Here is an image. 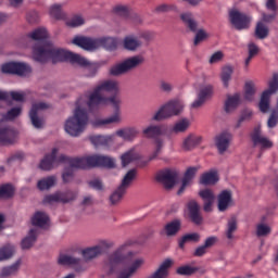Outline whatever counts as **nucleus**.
<instances>
[{
  "instance_id": "obj_7",
  "label": "nucleus",
  "mask_w": 278,
  "mask_h": 278,
  "mask_svg": "<svg viewBox=\"0 0 278 278\" xmlns=\"http://www.w3.org/2000/svg\"><path fill=\"white\" fill-rule=\"evenodd\" d=\"M142 64H144V56H129L121 61L119 63L112 65L109 68V75L111 77H123V75H127V73H132V71H136V68H140Z\"/></svg>"
},
{
  "instance_id": "obj_43",
  "label": "nucleus",
  "mask_w": 278,
  "mask_h": 278,
  "mask_svg": "<svg viewBox=\"0 0 278 278\" xmlns=\"http://www.w3.org/2000/svg\"><path fill=\"white\" fill-rule=\"evenodd\" d=\"M238 231V219L236 216H232L228 219L227 228H226V238L228 240H233V233Z\"/></svg>"
},
{
  "instance_id": "obj_11",
  "label": "nucleus",
  "mask_w": 278,
  "mask_h": 278,
  "mask_svg": "<svg viewBox=\"0 0 278 278\" xmlns=\"http://www.w3.org/2000/svg\"><path fill=\"white\" fill-rule=\"evenodd\" d=\"M143 136H146V138H156L154 141L155 149L152 154H150L148 160V162H153V160H156L157 156L162 153V150L164 149V140L160 138V136H162V126H148L146 129H143Z\"/></svg>"
},
{
  "instance_id": "obj_42",
  "label": "nucleus",
  "mask_w": 278,
  "mask_h": 278,
  "mask_svg": "<svg viewBox=\"0 0 278 278\" xmlns=\"http://www.w3.org/2000/svg\"><path fill=\"white\" fill-rule=\"evenodd\" d=\"M200 240L201 235H199V232L187 233L180 238L178 241V247L179 249H185L187 242H199Z\"/></svg>"
},
{
  "instance_id": "obj_4",
  "label": "nucleus",
  "mask_w": 278,
  "mask_h": 278,
  "mask_svg": "<svg viewBox=\"0 0 278 278\" xmlns=\"http://www.w3.org/2000/svg\"><path fill=\"white\" fill-rule=\"evenodd\" d=\"M72 43L85 51H97V49H105V51H116L118 41L114 37L90 38L85 36H76Z\"/></svg>"
},
{
  "instance_id": "obj_57",
  "label": "nucleus",
  "mask_w": 278,
  "mask_h": 278,
  "mask_svg": "<svg viewBox=\"0 0 278 278\" xmlns=\"http://www.w3.org/2000/svg\"><path fill=\"white\" fill-rule=\"evenodd\" d=\"M270 231H271L270 226H268L266 224H258L256 226L257 238H264L266 236H269Z\"/></svg>"
},
{
  "instance_id": "obj_37",
  "label": "nucleus",
  "mask_w": 278,
  "mask_h": 278,
  "mask_svg": "<svg viewBox=\"0 0 278 278\" xmlns=\"http://www.w3.org/2000/svg\"><path fill=\"white\" fill-rule=\"evenodd\" d=\"M21 264H23V261L18 258L15 263H13L11 266L3 267L0 274V277H13V275H16L21 268Z\"/></svg>"
},
{
  "instance_id": "obj_23",
  "label": "nucleus",
  "mask_w": 278,
  "mask_h": 278,
  "mask_svg": "<svg viewBox=\"0 0 278 278\" xmlns=\"http://www.w3.org/2000/svg\"><path fill=\"white\" fill-rule=\"evenodd\" d=\"M173 266V260L166 258L152 274L146 278H168L169 269Z\"/></svg>"
},
{
  "instance_id": "obj_62",
  "label": "nucleus",
  "mask_w": 278,
  "mask_h": 278,
  "mask_svg": "<svg viewBox=\"0 0 278 278\" xmlns=\"http://www.w3.org/2000/svg\"><path fill=\"white\" fill-rule=\"evenodd\" d=\"M84 23H86V21L84 20V17H81V15H75L67 22V26L68 27H81V25H84Z\"/></svg>"
},
{
  "instance_id": "obj_1",
  "label": "nucleus",
  "mask_w": 278,
  "mask_h": 278,
  "mask_svg": "<svg viewBox=\"0 0 278 278\" xmlns=\"http://www.w3.org/2000/svg\"><path fill=\"white\" fill-rule=\"evenodd\" d=\"M121 92V86L116 80H104L100 83L93 92L89 97L88 108L91 112L103 108L111 103L114 109V115L105 119H97L93 123V127H102V125H111V123H118L121 121V98L118 93Z\"/></svg>"
},
{
  "instance_id": "obj_29",
  "label": "nucleus",
  "mask_w": 278,
  "mask_h": 278,
  "mask_svg": "<svg viewBox=\"0 0 278 278\" xmlns=\"http://www.w3.org/2000/svg\"><path fill=\"white\" fill-rule=\"evenodd\" d=\"M240 103H242V101L240 100V93L228 96L224 105L226 114H231L232 112H236V110H238V108L240 106Z\"/></svg>"
},
{
  "instance_id": "obj_31",
  "label": "nucleus",
  "mask_w": 278,
  "mask_h": 278,
  "mask_svg": "<svg viewBox=\"0 0 278 278\" xmlns=\"http://www.w3.org/2000/svg\"><path fill=\"white\" fill-rule=\"evenodd\" d=\"M195 273L205 275V269L201 267H192L190 265H182L176 269V275H180L181 277H192Z\"/></svg>"
},
{
  "instance_id": "obj_61",
  "label": "nucleus",
  "mask_w": 278,
  "mask_h": 278,
  "mask_svg": "<svg viewBox=\"0 0 278 278\" xmlns=\"http://www.w3.org/2000/svg\"><path fill=\"white\" fill-rule=\"evenodd\" d=\"M277 124H278V110H273L267 121V127L269 129H273L277 127Z\"/></svg>"
},
{
  "instance_id": "obj_25",
  "label": "nucleus",
  "mask_w": 278,
  "mask_h": 278,
  "mask_svg": "<svg viewBox=\"0 0 278 278\" xmlns=\"http://www.w3.org/2000/svg\"><path fill=\"white\" fill-rule=\"evenodd\" d=\"M199 197L203 201V210L204 212H212V205H214V201H216V195L212 189H203L199 192Z\"/></svg>"
},
{
  "instance_id": "obj_46",
  "label": "nucleus",
  "mask_w": 278,
  "mask_h": 278,
  "mask_svg": "<svg viewBox=\"0 0 278 278\" xmlns=\"http://www.w3.org/2000/svg\"><path fill=\"white\" fill-rule=\"evenodd\" d=\"M121 160H122V166L123 168H125V166H129L131 162H136V160H138V154H136L134 150H129L124 154H122Z\"/></svg>"
},
{
  "instance_id": "obj_36",
  "label": "nucleus",
  "mask_w": 278,
  "mask_h": 278,
  "mask_svg": "<svg viewBox=\"0 0 278 278\" xmlns=\"http://www.w3.org/2000/svg\"><path fill=\"white\" fill-rule=\"evenodd\" d=\"M165 233L168 238H172L176 233L181 231V219H174L165 225Z\"/></svg>"
},
{
  "instance_id": "obj_12",
  "label": "nucleus",
  "mask_w": 278,
  "mask_h": 278,
  "mask_svg": "<svg viewBox=\"0 0 278 278\" xmlns=\"http://www.w3.org/2000/svg\"><path fill=\"white\" fill-rule=\"evenodd\" d=\"M278 90V75L274 74L273 79L268 83V89L263 91L258 102V110L262 114H268L270 111V97Z\"/></svg>"
},
{
  "instance_id": "obj_27",
  "label": "nucleus",
  "mask_w": 278,
  "mask_h": 278,
  "mask_svg": "<svg viewBox=\"0 0 278 278\" xmlns=\"http://www.w3.org/2000/svg\"><path fill=\"white\" fill-rule=\"evenodd\" d=\"M197 173H199V167H189L187 168L184 178H182V184L179 188V190L177 191L178 195L184 194V192L186 191V188H188V186L190 185V181H192L194 179V177L197 176Z\"/></svg>"
},
{
  "instance_id": "obj_35",
  "label": "nucleus",
  "mask_w": 278,
  "mask_h": 278,
  "mask_svg": "<svg viewBox=\"0 0 278 278\" xmlns=\"http://www.w3.org/2000/svg\"><path fill=\"white\" fill-rule=\"evenodd\" d=\"M201 186H214L215 184H218V172L211 170L207 173H204L200 178Z\"/></svg>"
},
{
  "instance_id": "obj_32",
  "label": "nucleus",
  "mask_w": 278,
  "mask_h": 278,
  "mask_svg": "<svg viewBox=\"0 0 278 278\" xmlns=\"http://www.w3.org/2000/svg\"><path fill=\"white\" fill-rule=\"evenodd\" d=\"M94 147H110L114 142V136L96 135L89 137Z\"/></svg>"
},
{
  "instance_id": "obj_21",
  "label": "nucleus",
  "mask_w": 278,
  "mask_h": 278,
  "mask_svg": "<svg viewBox=\"0 0 278 278\" xmlns=\"http://www.w3.org/2000/svg\"><path fill=\"white\" fill-rule=\"evenodd\" d=\"M110 247H112V244L108 243V241H101L99 245L84 250L83 257L86 260H94V257L103 255V249H110Z\"/></svg>"
},
{
  "instance_id": "obj_45",
  "label": "nucleus",
  "mask_w": 278,
  "mask_h": 278,
  "mask_svg": "<svg viewBox=\"0 0 278 278\" xmlns=\"http://www.w3.org/2000/svg\"><path fill=\"white\" fill-rule=\"evenodd\" d=\"M231 75H233V67L226 65L222 68L220 79L225 88H229V81H231Z\"/></svg>"
},
{
  "instance_id": "obj_44",
  "label": "nucleus",
  "mask_w": 278,
  "mask_h": 278,
  "mask_svg": "<svg viewBox=\"0 0 278 278\" xmlns=\"http://www.w3.org/2000/svg\"><path fill=\"white\" fill-rule=\"evenodd\" d=\"M270 34V29H268V26L264 24V22H258L255 27V36L258 38V40H264L268 38V35Z\"/></svg>"
},
{
  "instance_id": "obj_54",
  "label": "nucleus",
  "mask_w": 278,
  "mask_h": 278,
  "mask_svg": "<svg viewBox=\"0 0 278 278\" xmlns=\"http://www.w3.org/2000/svg\"><path fill=\"white\" fill-rule=\"evenodd\" d=\"M12 255H14V247L5 245L0 249V262L10 260V257H12Z\"/></svg>"
},
{
  "instance_id": "obj_22",
  "label": "nucleus",
  "mask_w": 278,
  "mask_h": 278,
  "mask_svg": "<svg viewBox=\"0 0 278 278\" xmlns=\"http://www.w3.org/2000/svg\"><path fill=\"white\" fill-rule=\"evenodd\" d=\"M265 8L271 13L270 14L262 13L263 23H273L274 21L277 20V12H278L277 0H266Z\"/></svg>"
},
{
  "instance_id": "obj_39",
  "label": "nucleus",
  "mask_w": 278,
  "mask_h": 278,
  "mask_svg": "<svg viewBox=\"0 0 278 278\" xmlns=\"http://www.w3.org/2000/svg\"><path fill=\"white\" fill-rule=\"evenodd\" d=\"M37 238L38 236L36 235V229H30L28 236L22 240L21 247L23 251L31 249V247H34L36 243Z\"/></svg>"
},
{
  "instance_id": "obj_6",
  "label": "nucleus",
  "mask_w": 278,
  "mask_h": 278,
  "mask_svg": "<svg viewBox=\"0 0 278 278\" xmlns=\"http://www.w3.org/2000/svg\"><path fill=\"white\" fill-rule=\"evenodd\" d=\"M73 166H78L79 168H94L97 166L101 168H116V162L111 156L106 155H92L87 157H76L72 161Z\"/></svg>"
},
{
  "instance_id": "obj_53",
  "label": "nucleus",
  "mask_w": 278,
  "mask_h": 278,
  "mask_svg": "<svg viewBox=\"0 0 278 278\" xmlns=\"http://www.w3.org/2000/svg\"><path fill=\"white\" fill-rule=\"evenodd\" d=\"M195 36L193 38V46L199 47L203 40H206L208 38L207 31L203 28H199L195 33Z\"/></svg>"
},
{
  "instance_id": "obj_58",
  "label": "nucleus",
  "mask_w": 278,
  "mask_h": 278,
  "mask_svg": "<svg viewBox=\"0 0 278 278\" xmlns=\"http://www.w3.org/2000/svg\"><path fill=\"white\" fill-rule=\"evenodd\" d=\"M42 203L45 205H53V203H61V200H60V191H56L55 193H52V194H48L43 198V201Z\"/></svg>"
},
{
  "instance_id": "obj_64",
  "label": "nucleus",
  "mask_w": 278,
  "mask_h": 278,
  "mask_svg": "<svg viewBox=\"0 0 278 278\" xmlns=\"http://www.w3.org/2000/svg\"><path fill=\"white\" fill-rule=\"evenodd\" d=\"M173 84L166 81V80H161L160 81V90L162 92H166L167 94H170V92H173Z\"/></svg>"
},
{
  "instance_id": "obj_49",
  "label": "nucleus",
  "mask_w": 278,
  "mask_h": 278,
  "mask_svg": "<svg viewBox=\"0 0 278 278\" xmlns=\"http://www.w3.org/2000/svg\"><path fill=\"white\" fill-rule=\"evenodd\" d=\"M14 186L11 184L0 186V199H12V197H14Z\"/></svg>"
},
{
  "instance_id": "obj_34",
  "label": "nucleus",
  "mask_w": 278,
  "mask_h": 278,
  "mask_svg": "<svg viewBox=\"0 0 278 278\" xmlns=\"http://www.w3.org/2000/svg\"><path fill=\"white\" fill-rule=\"evenodd\" d=\"M139 131L136 127H127L116 131V136L123 138L127 142H131L135 138H137Z\"/></svg>"
},
{
  "instance_id": "obj_20",
  "label": "nucleus",
  "mask_w": 278,
  "mask_h": 278,
  "mask_svg": "<svg viewBox=\"0 0 278 278\" xmlns=\"http://www.w3.org/2000/svg\"><path fill=\"white\" fill-rule=\"evenodd\" d=\"M58 264L60 266H76V273H84V270H86V267L81 266V258H77L66 254H61L59 256Z\"/></svg>"
},
{
  "instance_id": "obj_50",
  "label": "nucleus",
  "mask_w": 278,
  "mask_h": 278,
  "mask_svg": "<svg viewBox=\"0 0 278 278\" xmlns=\"http://www.w3.org/2000/svg\"><path fill=\"white\" fill-rule=\"evenodd\" d=\"M188 127H190V121L182 118L174 125L172 131H174V134H184V131H188Z\"/></svg>"
},
{
  "instance_id": "obj_59",
  "label": "nucleus",
  "mask_w": 278,
  "mask_h": 278,
  "mask_svg": "<svg viewBox=\"0 0 278 278\" xmlns=\"http://www.w3.org/2000/svg\"><path fill=\"white\" fill-rule=\"evenodd\" d=\"M85 73H87V77H94L97 73L99 72V65L97 63H90L87 62V65H85Z\"/></svg>"
},
{
  "instance_id": "obj_28",
  "label": "nucleus",
  "mask_w": 278,
  "mask_h": 278,
  "mask_svg": "<svg viewBox=\"0 0 278 278\" xmlns=\"http://www.w3.org/2000/svg\"><path fill=\"white\" fill-rule=\"evenodd\" d=\"M16 140V130L11 127L0 128L1 144H14Z\"/></svg>"
},
{
  "instance_id": "obj_10",
  "label": "nucleus",
  "mask_w": 278,
  "mask_h": 278,
  "mask_svg": "<svg viewBox=\"0 0 278 278\" xmlns=\"http://www.w3.org/2000/svg\"><path fill=\"white\" fill-rule=\"evenodd\" d=\"M73 157H68L65 154H61L58 156V148H53L50 154H46L39 164V168L41 170H53V167L58 166V164H71L73 165Z\"/></svg>"
},
{
  "instance_id": "obj_2",
  "label": "nucleus",
  "mask_w": 278,
  "mask_h": 278,
  "mask_svg": "<svg viewBox=\"0 0 278 278\" xmlns=\"http://www.w3.org/2000/svg\"><path fill=\"white\" fill-rule=\"evenodd\" d=\"M28 38L35 40V46L33 48V58L36 62H49L52 64H58V62H68L71 56V51H66L61 48H56L49 41V33L45 28H37L33 33L28 34Z\"/></svg>"
},
{
  "instance_id": "obj_15",
  "label": "nucleus",
  "mask_w": 278,
  "mask_h": 278,
  "mask_svg": "<svg viewBox=\"0 0 278 278\" xmlns=\"http://www.w3.org/2000/svg\"><path fill=\"white\" fill-rule=\"evenodd\" d=\"M177 177H179V173L176 169L166 168L160 170L156 174L155 179L159 184H162L165 190H173V188H175V184H177Z\"/></svg>"
},
{
  "instance_id": "obj_17",
  "label": "nucleus",
  "mask_w": 278,
  "mask_h": 278,
  "mask_svg": "<svg viewBox=\"0 0 278 278\" xmlns=\"http://www.w3.org/2000/svg\"><path fill=\"white\" fill-rule=\"evenodd\" d=\"M188 218L193 225H203V215L201 214V205L197 200H190L187 204Z\"/></svg>"
},
{
  "instance_id": "obj_51",
  "label": "nucleus",
  "mask_w": 278,
  "mask_h": 278,
  "mask_svg": "<svg viewBox=\"0 0 278 278\" xmlns=\"http://www.w3.org/2000/svg\"><path fill=\"white\" fill-rule=\"evenodd\" d=\"M154 12L156 14H164L166 12H179V9L175 4L163 3V4L156 5L154 9Z\"/></svg>"
},
{
  "instance_id": "obj_60",
  "label": "nucleus",
  "mask_w": 278,
  "mask_h": 278,
  "mask_svg": "<svg viewBox=\"0 0 278 278\" xmlns=\"http://www.w3.org/2000/svg\"><path fill=\"white\" fill-rule=\"evenodd\" d=\"M50 15L56 21L64 18V14L62 13V4H53L50 9Z\"/></svg>"
},
{
  "instance_id": "obj_26",
  "label": "nucleus",
  "mask_w": 278,
  "mask_h": 278,
  "mask_svg": "<svg viewBox=\"0 0 278 278\" xmlns=\"http://www.w3.org/2000/svg\"><path fill=\"white\" fill-rule=\"evenodd\" d=\"M218 203L217 207L219 212H227L229 205H231L233 199L231 194V190H224L218 194Z\"/></svg>"
},
{
  "instance_id": "obj_8",
  "label": "nucleus",
  "mask_w": 278,
  "mask_h": 278,
  "mask_svg": "<svg viewBox=\"0 0 278 278\" xmlns=\"http://www.w3.org/2000/svg\"><path fill=\"white\" fill-rule=\"evenodd\" d=\"M186 104L179 99L170 100L167 103L163 104L156 113L153 115L152 121L157 123L173 118V116H179L182 114Z\"/></svg>"
},
{
  "instance_id": "obj_14",
  "label": "nucleus",
  "mask_w": 278,
  "mask_h": 278,
  "mask_svg": "<svg viewBox=\"0 0 278 278\" xmlns=\"http://www.w3.org/2000/svg\"><path fill=\"white\" fill-rule=\"evenodd\" d=\"M229 23L237 29V31H242L243 29H249L251 27V18L245 13L240 12L238 9H231L228 12Z\"/></svg>"
},
{
  "instance_id": "obj_63",
  "label": "nucleus",
  "mask_w": 278,
  "mask_h": 278,
  "mask_svg": "<svg viewBox=\"0 0 278 278\" xmlns=\"http://www.w3.org/2000/svg\"><path fill=\"white\" fill-rule=\"evenodd\" d=\"M253 118V111L245 109L242 111L241 116L237 123V127H240L244 121H251Z\"/></svg>"
},
{
  "instance_id": "obj_9",
  "label": "nucleus",
  "mask_w": 278,
  "mask_h": 278,
  "mask_svg": "<svg viewBox=\"0 0 278 278\" xmlns=\"http://www.w3.org/2000/svg\"><path fill=\"white\" fill-rule=\"evenodd\" d=\"M137 177H138V169L136 168L129 169L124 175L121 185L110 195L111 205H118V203L123 201V197L127 194V190H129L131 184H134Z\"/></svg>"
},
{
  "instance_id": "obj_48",
  "label": "nucleus",
  "mask_w": 278,
  "mask_h": 278,
  "mask_svg": "<svg viewBox=\"0 0 278 278\" xmlns=\"http://www.w3.org/2000/svg\"><path fill=\"white\" fill-rule=\"evenodd\" d=\"M23 112V109L20 106L12 108L5 114H2L1 121H14L18 118Z\"/></svg>"
},
{
  "instance_id": "obj_47",
  "label": "nucleus",
  "mask_w": 278,
  "mask_h": 278,
  "mask_svg": "<svg viewBox=\"0 0 278 278\" xmlns=\"http://www.w3.org/2000/svg\"><path fill=\"white\" fill-rule=\"evenodd\" d=\"M67 62H71V64H78L81 68H85L88 66V60L77 53L70 52V59Z\"/></svg>"
},
{
  "instance_id": "obj_40",
  "label": "nucleus",
  "mask_w": 278,
  "mask_h": 278,
  "mask_svg": "<svg viewBox=\"0 0 278 278\" xmlns=\"http://www.w3.org/2000/svg\"><path fill=\"white\" fill-rule=\"evenodd\" d=\"M55 181H58L55 176H49V177L42 178L38 180L37 188L38 190H41V192L45 190H51V188L55 186Z\"/></svg>"
},
{
  "instance_id": "obj_30",
  "label": "nucleus",
  "mask_w": 278,
  "mask_h": 278,
  "mask_svg": "<svg viewBox=\"0 0 278 278\" xmlns=\"http://www.w3.org/2000/svg\"><path fill=\"white\" fill-rule=\"evenodd\" d=\"M123 47L126 51H138L142 47V41L135 35H128L124 38Z\"/></svg>"
},
{
  "instance_id": "obj_41",
  "label": "nucleus",
  "mask_w": 278,
  "mask_h": 278,
  "mask_svg": "<svg viewBox=\"0 0 278 278\" xmlns=\"http://www.w3.org/2000/svg\"><path fill=\"white\" fill-rule=\"evenodd\" d=\"M78 194L79 193L77 191L73 190L59 191V197L63 205H66V203H73V201H77Z\"/></svg>"
},
{
  "instance_id": "obj_5",
  "label": "nucleus",
  "mask_w": 278,
  "mask_h": 278,
  "mask_svg": "<svg viewBox=\"0 0 278 278\" xmlns=\"http://www.w3.org/2000/svg\"><path fill=\"white\" fill-rule=\"evenodd\" d=\"M88 125V113L81 108H76L74 115L65 122V131L70 136L77 138L81 136Z\"/></svg>"
},
{
  "instance_id": "obj_52",
  "label": "nucleus",
  "mask_w": 278,
  "mask_h": 278,
  "mask_svg": "<svg viewBox=\"0 0 278 278\" xmlns=\"http://www.w3.org/2000/svg\"><path fill=\"white\" fill-rule=\"evenodd\" d=\"M29 118L35 129H42L45 127V118L39 117L38 113L29 112Z\"/></svg>"
},
{
  "instance_id": "obj_16",
  "label": "nucleus",
  "mask_w": 278,
  "mask_h": 278,
  "mask_svg": "<svg viewBox=\"0 0 278 278\" xmlns=\"http://www.w3.org/2000/svg\"><path fill=\"white\" fill-rule=\"evenodd\" d=\"M197 99L191 103L192 110H199L203 108L206 101H210L214 97V86L212 85H201L197 94Z\"/></svg>"
},
{
  "instance_id": "obj_56",
  "label": "nucleus",
  "mask_w": 278,
  "mask_h": 278,
  "mask_svg": "<svg viewBox=\"0 0 278 278\" xmlns=\"http://www.w3.org/2000/svg\"><path fill=\"white\" fill-rule=\"evenodd\" d=\"M74 168H83V167L73 166L71 164L68 167H65L63 170V174H62V179H63L64 184H68V181H71V179H73Z\"/></svg>"
},
{
  "instance_id": "obj_38",
  "label": "nucleus",
  "mask_w": 278,
  "mask_h": 278,
  "mask_svg": "<svg viewBox=\"0 0 278 278\" xmlns=\"http://www.w3.org/2000/svg\"><path fill=\"white\" fill-rule=\"evenodd\" d=\"M201 140L202 138L199 136H194V135H189L182 143V149H185V151H192V149L199 147V144H201Z\"/></svg>"
},
{
  "instance_id": "obj_3",
  "label": "nucleus",
  "mask_w": 278,
  "mask_h": 278,
  "mask_svg": "<svg viewBox=\"0 0 278 278\" xmlns=\"http://www.w3.org/2000/svg\"><path fill=\"white\" fill-rule=\"evenodd\" d=\"M135 257V252L127 250V245H122L109 255L108 260L104 262V269L109 275H112V273L116 270L118 264H131L127 269L121 270L117 278H132L142 264H144V260L137 258L134 261Z\"/></svg>"
},
{
  "instance_id": "obj_19",
  "label": "nucleus",
  "mask_w": 278,
  "mask_h": 278,
  "mask_svg": "<svg viewBox=\"0 0 278 278\" xmlns=\"http://www.w3.org/2000/svg\"><path fill=\"white\" fill-rule=\"evenodd\" d=\"M180 21L182 25L186 27L187 31H190V34H195V31H199V29H201L199 27V21H197V17L192 12L181 13Z\"/></svg>"
},
{
  "instance_id": "obj_24",
  "label": "nucleus",
  "mask_w": 278,
  "mask_h": 278,
  "mask_svg": "<svg viewBox=\"0 0 278 278\" xmlns=\"http://www.w3.org/2000/svg\"><path fill=\"white\" fill-rule=\"evenodd\" d=\"M231 142V134L222 132L215 137V147L218 150V153L223 155L225 151L229 149V143Z\"/></svg>"
},
{
  "instance_id": "obj_18",
  "label": "nucleus",
  "mask_w": 278,
  "mask_h": 278,
  "mask_svg": "<svg viewBox=\"0 0 278 278\" xmlns=\"http://www.w3.org/2000/svg\"><path fill=\"white\" fill-rule=\"evenodd\" d=\"M251 140L253 142V147H261V150L273 149V141L270 139L262 136V128H254L251 134Z\"/></svg>"
},
{
  "instance_id": "obj_55",
  "label": "nucleus",
  "mask_w": 278,
  "mask_h": 278,
  "mask_svg": "<svg viewBox=\"0 0 278 278\" xmlns=\"http://www.w3.org/2000/svg\"><path fill=\"white\" fill-rule=\"evenodd\" d=\"M253 97H255V85L251 81L245 83V91H244L245 101H253Z\"/></svg>"
},
{
  "instance_id": "obj_13",
  "label": "nucleus",
  "mask_w": 278,
  "mask_h": 278,
  "mask_svg": "<svg viewBox=\"0 0 278 278\" xmlns=\"http://www.w3.org/2000/svg\"><path fill=\"white\" fill-rule=\"evenodd\" d=\"M1 73L4 75H17V77H27L31 73V66L24 62H7L1 65Z\"/></svg>"
},
{
  "instance_id": "obj_33",
  "label": "nucleus",
  "mask_w": 278,
  "mask_h": 278,
  "mask_svg": "<svg viewBox=\"0 0 278 278\" xmlns=\"http://www.w3.org/2000/svg\"><path fill=\"white\" fill-rule=\"evenodd\" d=\"M31 225L34 227H47L49 225V215L42 211H37L31 217Z\"/></svg>"
}]
</instances>
